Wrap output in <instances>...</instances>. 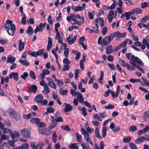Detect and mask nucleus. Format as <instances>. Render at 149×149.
<instances>
[{
  "label": "nucleus",
  "instance_id": "a878e982",
  "mask_svg": "<svg viewBox=\"0 0 149 149\" xmlns=\"http://www.w3.org/2000/svg\"><path fill=\"white\" fill-rule=\"evenodd\" d=\"M86 29L87 30H89L88 32L90 33H98L99 31V30H98V29L92 30L91 29H90L88 28H86Z\"/></svg>",
  "mask_w": 149,
  "mask_h": 149
},
{
  "label": "nucleus",
  "instance_id": "bf43d9fd",
  "mask_svg": "<svg viewBox=\"0 0 149 149\" xmlns=\"http://www.w3.org/2000/svg\"><path fill=\"white\" fill-rule=\"evenodd\" d=\"M69 51L68 48H67L65 49L64 51V54L65 56L67 58L68 57L69 54Z\"/></svg>",
  "mask_w": 149,
  "mask_h": 149
},
{
  "label": "nucleus",
  "instance_id": "5701e85b",
  "mask_svg": "<svg viewBox=\"0 0 149 149\" xmlns=\"http://www.w3.org/2000/svg\"><path fill=\"white\" fill-rule=\"evenodd\" d=\"M61 127L63 130H66L68 132H70V128L68 125H61Z\"/></svg>",
  "mask_w": 149,
  "mask_h": 149
},
{
  "label": "nucleus",
  "instance_id": "aec40b11",
  "mask_svg": "<svg viewBox=\"0 0 149 149\" xmlns=\"http://www.w3.org/2000/svg\"><path fill=\"white\" fill-rule=\"evenodd\" d=\"M27 33L28 34L29 36H30L33 34V30L31 26H29L27 30Z\"/></svg>",
  "mask_w": 149,
  "mask_h": 149
},
{
  "label": "nucleus",
  "instance_id": "a18cd8bd",
  "mask_svg": "<svg viewBox=\"0 0 149 149\" xmlns=\"http://www.w3.org/2000/svg\"><path fill=\"white\" fill-rule=\"evenodd\" d=\"M73 37V35L71 34L67 38V41L68 42V44L70 45H71L73 44L72 43L71 41L72 40V38Z\"/></svg>",
  "mask_w": 149,
  "mask_h": 149
},
{
  "label": "nucleus",
  "instance_id": "4c0bfd02",
  "mask_svg": "<svg viewBox=\"0 0 149 149\" xmlns=\"http://www.w3.org/2000/svg\"><path fill=\"white\" fill-rule=\"evenodd\" d=\"M55 81L57 82L56 84L57 85L60 87H61L64 84L63 82L60 79H56Z\"/></svg>",
  "mask_w": 149,
  "mask_h": 149
},
{
  "label": "nucleus",
  "instance_id": "393cba45",
  "mask_svg": "<svg viewBox=\"0 0 149 149\" xmlns=\"http://www.w3.org/2000/svg\"><path fill=\"white\" fill-rule=\"evenodd\" d=\"M149 6V2H144L141 3V8L143 9L146 7H148Z\"/></svg>",
  "mask_w": 149,
  "mask_h": 149
},
{
  "label": "nucleus",
  "instance_id": "72a5a7b5",
  "mask_svg": "<svg viewBox=\"0 0 149 149\" xmlns=\"http://www.w3.org/2000/svg\"><path fill=\"white\" fill-rule=\"evenodd\" d=\"M130 81L133 83H134L135 82H139L141 84L142 81L140 79L137 78H131L130 79Z\"/></svg>",
  "mask_w": 149,
  "mask_h": 149
},
{
  "label": "nucleus",
  "instance_id": "de8ad7c7",
  "mask_svg": "<svg viewBox=\"0 0 149 149\" xmlns=\"http://www.w3.org/2000/svg\"><path fill=\"white\" fill-rule=\"evenodd\" d=\"M119 93L118 92H116L115 93L114 91L111 92V94L112 95V97L113 98H114L115 97H117L119 94Z\"/></svg>",
  "mask_w": 149,
  "mask_h": 149
},
{
  "label": "nucleus",
  "instance_id": "39448f33",
  "mask_svg": "<svg viewBox=\"0 0 149 149\" xmlns=\"http://www.w3.org/2000/svg\"><path fill=\"white\" fill-rule=\"evenodd\" d=\"M28 89L29 93H35L37 91L38 88L36 85L32 84L30 86L28 87Z\"/></svg>",
  "mask_w": 149,
  "mask_h": 149
},
{
  "label": "nucleus",
  "instance_id": "c85d7f7f",
  "mask_svg": "<svg viewBox=\"0 0 149 149\" xmlns=\"http://www.w3.org/2000/svg\"><path fill=\"white\" fill-rule=\"evenodd\" d=\"M129 147L131 149H137V147L134 143H129Z\"/></svg>",
  "mask_w": 149,
  "mask_h": 149
},
{
  "label": "nucleus",
  "instance_id": "6e6d98bb",
  "mask_svg": "<svg viewBox=\"0 0 149 149\" xmlns=\"http://www.w3.org/2000/svg\"><path fill=\"white\" fill-rule=\"evenodd\" d=\"M32 117V116L31 115V114H30V113L24 115L23 116V118L26 119H30Z\"/></svg>",
  "mask_w": 149,
  "mask_h": 149
},
{
  "label": "nucleus",
  "instance_id": "f03ea898",
  "mask_svg": "<svg viewBox=\"0 0 149 149\" xmlns=\"http://www.w3.org/2000/svg\"><path fill=\"white\" fill-rule=\"evenodd\" d=\"M21 133L23 136L28 139H31V133L30 130L28 128H25L21 131Z\"/></svg>",
  "mask_w": 149,
  "mask_h": 149
},
{
  "label": "nucleus",
  "instance_id": "2f4dec72",
  "mask_svg": "<svg viewBox=\"0 0 149 149\" xmlns=\"http://www.w3.org/2000/svg\"><path fill=\"white\" fill-rule=\"evenodd\" d=\"M15 31H13V30L10 29V28H8L7 31L8 33V34L12 36L14 35L15 34Z\"/></svg>",
  "mask_w": 149,
  "mask_h": 149
},
{
  "label": "nucleus",
  "instance_id": "680f3d73",
  "mask_svg": "<svg viewBox=\"0 0 149 149\" xmlns=\"http://www.w3.org/2000/svg\"><path fill=\"white\" fill-rule=\"evenodd\" d=\"M134 9L135 13L137 14H139L141 13L142 12L141 9L139 8H135Z\"/></svg>",
  "mask_w": 149,
  "mask_h": 149
},
{
  "label": "nucleus",
  "instance_id": "0e129e2a",
  "mask_svg": "<svg viewBox=\"0 0 149 149\" xmlns=\"http://www.w3.org/2000/svg\"><path fill=\"white\" fill-rule=\"evenodd\" d=\"M48 103V101L46 99H44L42 101L40 102V104H41L42 105H46Z\"/></svg>",
  "mask_w": 149,
  "mask_h": 149
},
{
  "label": "nucleus",
  "instance_id": "ea45409f",
  "mask_svg": "<svg viewBox=\"0 0 149 149\" xmlns=\"http://www.w3.org/2000/svg\"><path fill=\"white\" fill-rule=\"evenodd\" d=\"M98 21L100 24L101 27H103L104 24V21L103 19L101 17L98 18Z\"/></svg>",
  "mask_w": 149,
  "mask_h": 149
},
{
  "label": "nucleus",
  "instance_id": "774afa93",
  "mask_svg": "<svg viewBox=\"0 0 149 149\" xmlns=\"http://www.w3.org/2000/svg\"><path fill=\"white\" fill-rule=\"evenodd\" d=\"M108 31V29L106 27H104L102 29V33L104 35L106 34Z\"/></svg>",
  "mask_w": 149,
  "mask_h": 149
},
{
  "label": "nucleus",
  "instance_id": "bb28decb",
  "mask_svg": "<svg viewBox=\"0 0 149 149\" xmlns=\"http://www.w3.org/2000/svg\"><path fill=\"white\" fill-rule=\"evenodd\" d=\"M19 148L22 149H28L29 144L28 143H24L21 146L19 147Z\"/></svg>",
  "mask_w": 149,
  "mask_h": 149
},
{
  "label": "nucleus",
  "instance_id": "f704fd0d",
  "mask_svg": "<svg viewBox=\"0 0 149 149\" xmlns=\"http://www.w3.org/2000/svg\"><path fill=\"white\" fill-rule=\"evenodd\" d=\"M67 90H64L62 88H61L59 90V92L62 95H65L67 93Z\"/></svg>",
  "mask_w": 149,
  "mask_h": 149
},
{
  "label": "nucleus",
  "instance_id": "58836bf2",
  "mask_svg": "<svg viewBox=\"0 0 149 149\" xmlns=\"http://www.w3.org/2000/svg\"><path fill=\"white\" fill-rule=\"evenodd\" d=\"M74 22L72 23V25H74L75 24H77L79 26H81L82 25V23L81 21L78 22L77 19H73Z\"/></svg>",
  "mask_w": 149,
  "mask_h": 149
},
{
  "label": "nucleus",
  "instance_id": "cd10ccee",
  "mask_svg": "<svg viewBox=\"0 0 149 149\" xmlns=\"http://www.w3.org/2000/svg\"><path fill=\"white\" fill-rule=\"evenodd\" d=\"M29 76V74L27 72L23 73V74L21 76V77L23 79L26 80Z\"/></svg>",
  "mask_w": 149,
  "mask_h": 149
},
{
  "label": "nucleus",
  "instance_id": "13d9d810",
  "mask_svg": "<svg viewBox=\"0 0 149 149\" xmlns=\"http://www.w3.org/2000/svg\"><path fill=\"white\" fill-rule=\"evenodd\" d=\"M31 146L33 149H38V146H36L35 143L33 142L31 143Z\"/></svg>",
  "mask_w": 149,
  "mask_h": 149
},
{
  "label": "nucleus",
  "instance_id": "69168bd1",
  "mask_svg": "<svg viewBox=\"0 0 149 149\" xmlns=\"http://www.w3.org/2000/svg\"><path fill=\"white\" fill-rule=\"evenodd\" d=\"M108 66L113 70H116V68L113 64H111L108 63L107 64Z\"/></svg>",
  "mask_w": 149,
  "mask_h": 149
},
{
  "label": "nucleus",
  "instance_id": "6ab92c4d",
  "mask_svg": "<svg viewBox=\"0 0 149 149\" xmlns=\"http://www.w3.org/2000/svg\"><path fill=\"white\" fill-rule=\"evenodd\" d=\"M116 33L115 32L110 34L109 36H107L108 38V40H109L111 42V40H112L115 37H117L116 34Z\"/></svg>",
  "mask_w": 149,
  "mask_h": 149
},
{
  "label": "nucleus",
  "instance_id": "a19ab883",
  "mask_svg": "<svg viewBox=\"0 0 149 149\" xmlns=\"http://www.w3.org/2000/svg\"><path fill=\"white\" fill-rule=\"evenodd\" d=\"M29 75L32 79L34 80H35L36 79V76L33 71H30Z\"/></svg>",
  "mask_w": 149,
  "mask_h": 149
},
{
  "label": "nucleus",
  "instance_id": "052dcab7",
  "mask_svg": "<svg viewBox=\"0 0 149 149\" xmlns=\"http://www.w3.org/2000/svg\"><path fill=\"white\" fill-rule=\"evenodd\" d=\"M85 39V38L84 36L81 37L79 39L78 43L80 44L84 43Z\"/></svg>",
  "mask_w": 149,
  "mask_h": 149
},
{
  "label": "nucleus",
  "instance_id": "412c9836",
  "mask_svg": "<svg viewBox=\"0 0 149 149\" xmlns=\"http://www.w3.org/2000/svg\"><path fill=\"white\" fill-rule=\"evenodd\" d=\"M132 140V138L130 136H128L127 137H125L123 138V141L124 143H130V142Z\"/></svg>",
  "mask_w": 149,
  "mask_h": 149
},
{
  "label": "nucleus",
  "instance_id": "9b49d317",
  "mask_svg": "<svg viewBox=\"0 0 149 149\" xmlns=\"http://www.w3.org/2000/svg\"><path fill=\"white\" fill-rule=\"evenodd\" d=\"M15 58L14 57L8 56L7 58V63H10L11 64H13L15 62Z\"/></svg>",
  "mask_w": 149,
  "mask_h": 149
},
{
  "label": "nucleus",
  "instance_id": "473e14b6",
  "mask_svg": "<svg viewBox=\"0 0 149 149\" xmlns=\"http://www.w3.org/2000/svg\"><path fill=\"white\" fill-rule=\"evenodd\" d=\"M148 116H149V111H145L143 115V119L145 120L146 121Z\"/></svg>",
  "mask_w": 149,
  "mask_h": 149
},
{
  "label": "nucleus",
  "instance_id": "9d476101",
  "mask_svg": "<svg viewBox=\"0 0 149 149\" xmlns=\"http://www.w3.org/2000/svg\"><path fill=\"white\" fill-rule=\"evenodd\" d=\"M116 34L117 37L119 38H125L126 35V33L125 32L123 33H120L118 31L116 32Z\"/></svg>",
  "mask_w": 149,
  "mask_h": 149
},
{
  "label": "nucleus",
  "instance_id": "4468645a",
  "mask_svg": "<svg viewBox=\"0 0 149 149\" xmlns=\"http://www.w3.org/2000/svg\"><path fill=\"white\" fill-rule=\"evenodd\" d=\"M111 42V41L108 40V38L107 36H105L102 40V44L104 45H109Z\"/></svg>",
  "mask_w": 149,
  "mask_h": 149
},
{
  "label": "nucleus",
  "instance_id": "f257e3e1",
  "mask_svg": "<svg viewBox=\"0 0 149 149\" xmlns=\"http://www.w3.org/2000/svg\"><path fill=\"white\" fill-rule=\"evenodd\" d=\"M7 113L11 117L13 118L17 121L19 120L20 119V115L18 112H16L12 109H9L7 111Z\"/></svg>",
  "mask_w": 149,
  "mask_h": 149
},
{
  "label": "nucleus",
  "instance_id": "6e6552de",
  "mask_svg": "<svg viewBox=\"0 0 149 149\" xmlns=\"http://www.w3.org/2000/svg\"><path fill=\"white\" fill-rule=\"evenodd\" d=\"M43 96L41 94L38 95L34 98V101L36 102L40 103L42 100L43 99Z\"/></svg>",
  "mask_w": 149,
  "mask_h": 149
},
{
  "label": "nucleus",
  "instance_id": "338daca9",
  "mask_svg": "<svg viewBox=\"0 0 149 149\" xmlns=\"http://www.w3.org/2000/svg\"><path fill=\"white\" fill-rule=\"evenodd\" d=\"M64 68L63 70V71H65L68 70L70 68V65L68 64L64 65Z\"/></svg>",
  "mask_w": 149,
  "mask_h": 149
},
{
  "label": "nucleus",
  "instance_id": "864d4df0",
  "mask_svg": "<svg viewBox=\"0 0 149 149\" xmlns=\"http://www.w3.org/2000/svg\"><path fill=\"white\" fill-rule=\"evenodd\" d=\"M127 43V42L126 40H125L123 42L120 43L119 45L121 47H122L123 48H124L126 47Z\"/></svg>",
  "mask_w": 149,
  "mask_h": 149
},
{
  "label": "nucleus",
  "instance_id": "f3484780",
  "mask_svg": "<svg viewBox=\"0 0 149 149\" xmlns=\"http://www.w3.org/2000/svg\"><path fill=\"white\" fill-rule=\"evenodd\" d=\"M112 46L111 45H110L106 49V53L107 54H110L111 53L112 50Z\"/></svg>",
  "mask_w": 149,
  "mask_h": 149
},
{
  "label": "nucleus",
  "instance_id": "603ef678",
  "mask_svg": "<svg viewBox=\"0 0 149 149\" xmlns=\"http://www.w3.org/2000/svg\"><path fill=\"white\" fill-rule=\"evenodd\" d=\"M115 107L113 105L111 104H109L108 106H106L104 107V108L107 109H113Z\"/></svg>",
  "mask_w": 149,
  "mask_h": 149
},
{
  "label": "nucleus",
  "instance_id": "c03bdc74",
  "mask_svg": "<svg viewBox=\"0 0 149 149\" xmlns=\"http://www.w3.org/2000/svg\"><path fill=\"white\" fill-rule=\"evenodd\" d=\"M46 110L48 112H49V113H52L54 111V109L51 107H47L46 109Z\"/></svg>",
  "mask_w": 149,
  "mask_h": 149
},
{
  "label": "nucleus",
  "instance_id": "3c124183",
  "mask_svg": "<svg viewBox=\"0 0 149 149\" xmlns=\"http://www.w3.org/2000/svg\"><path fill=\"white\" fill-rule=\"evenodd\" d=\"M94 12L93 11H92L91 12L89 11L88 12V16L91 19H93L94 18V15H93V13H94Z\"/></svg>",
  "mask_w": 149,
  "mask_h": 149
},
{
  "label": "nucleus",
  "instance_id": "ddd939ff",
  "mask_svg": "<svg viewBox=\"0 0 149 149\" xmlns=\"http://www.w3.org/2000/svg\"><path fill=\"white\" fill-rule=\"evenodd\" d=\"M144 137H139L136 139L135 142V143L137 144L141 143L144 141Z\"/></svg>",
  "mask_w": 149,
  "mask_h": 149
},
{
  "label": "nucleus",
  "instance_id": "a211bd4d",
  "mask_svg": "<svg viewBox=\"0 0 149 149\" xmlns=\"http://www.w3.org/2000/svg\"><path fill=\"white\" fill-rule=\"evenodd\" d=\"M12 139H15V138H18L19 136V132L16 131L13 132V133L11 135Z\"/></svg>",
  "mask_w": 149,
  "mask_h": 149
},
{
  "label": "nucleus",
  "instance_id": "e433bc0d",
  "mask_svg": "<svg viewBox=\"0 0 149 149\" xmlns=\"http://www.w3.org/2000/svg\"><path fill=\"white\" fill-rule=\"evenodd\" d=\"M137 130V127L136 126H130L129 128V130L130 132H134Z\"/></svg>",
  "mask_w": 149,
  "mask_h": 149
},
{
  "label": "nucleus",
  "instance_id": "c9c22d12",
  "mask_svg": "<svg viewBox=\"0 0 149 149\" xmlns=\"http://www.w3.org/2000/svg\"><path fill=\"white\" fill-rule=\"evenodd\" d=\"M57 136L56 132L54 131L53 132L52 136V141L54 143L56 142Z\"/></svg>",
  "mask_w": 149,
  "mask_h": 149
},
{
  "label": "nucleus",
  "instance_id": "1a4fd4ad",
  "mask_svg": "<svg viewBox=\"0 0 149 149\" xmlns=\"http://www.w3.org/2000/svg\"><path fill=\"white\" fill-rule=\"evenodd\" d=\"M18 50L19 51H21L24 49L25 44L24 42H22V40L20 39L18 41Z\"/></svg>",
  "mask_w": 149,
  "mask_h": 149
},
{
  "label": "nucleus",
  "instance_id": "4be33fe9",
  "mask_svg": "<svg viewBox=\"0 0 149 149\" xmlns=\"http://www.w3.org/2000/svg\"><path fill=\"white\" fill-rule=\"evenodd\" d=\"M19 61L22 64L25 66H28L29 64V62L26 60L20 59Z\"/></svg>",
  "mask_w": 149,
  "mask_h": 149
},
{
  "label": "nucleus",
  "instance_id": "e2e57ef3",
  "mask_svg": "<svg viewBox=\"0 0 149 149\" xmlns=\"http://www.w3.org/2000/svg\"><path fill=\"white\" fill-rule=\"evenodd\" d=\"M141 79H142L144 83L147 86L149 87V81L147 80L145 77H141Z\"/></svg>",
  "mask_w": 149,
  "mask_h": 149
},
{
  "label": "nucleus",
  "instance_id": "423d86ee",
  "mask_svg": "<svg viewBox=\"0 0 149 149\" xmlns=\"http://www.w3.org/2000/svg\"><path fill=\"white\" fill-rule=\"evenodd\" d=\"M19 74L17 72H12L10 73L9 75V78L10 79L13 78L14 79L17 81L18 79Z\"/></svg>",
  "mask_w": 149,
  "mask_h": 149
},
{
  "label": "nucleus",
  "instance_id": "7c9ffc66",
  "mask_svg": "<svg viewBox=\"0 0 149 149\" xmlns=\"http://www.w3.org/2000/svg\"><path fill=\"white\" fill-rule=\"evenodd\" d=\"M95 136L98 139H101V136L100 134L98 127H97L95 130Z\"/></svg>",
  "mask_w": 149,
  "mask_h": 149
},
{
  "label": "nucleus",
  "instance_id": "8fccbe9b",
  "mask_svg": "<svg viewBox=\"0 0 149 149\" xmlns=\"http://www.w3.org/2000/svg\"><path fill=\"white\" fill-rule=\"evenodd\" d=\"M75 72L74 74L75 77L76 79H77L79 75V73L81 72L80 70L79 69H76L75 70Z\"/></svg>",
  "mask_w": 149,
  "mask_h": 149
},
{
  "label": "nucleus",
  "instance_id": "09e8293b",
  "mask_svg": "<svg viewBox=\"0 0 149 149\" xmlns=\"http://www.w3.org/2000/svg\"><path fill=\"white\" fill-rule=\"evenodd\" d=\"M86 61L81 60L80 61V68L82 70H83L84 69V63Z\"/></svg>",
  "mask_w": 149,
  "mask_h": 149
},
{
  "label": "nucleus",
  "instance_id": "dca6fc26",
  "mask_svg": "<svg viewBox=\"0 0 149 149\" xmlns=\"http://www.w3.org/2000/svg\"><path fill=\"white\" fill-rule=\"evenodd\" d=\"M77 143H71L69 145L68 147L70 149H78Z\"/></svg>",
  "mask_w": 149,
  "mask_h": 149
},
{
  "label": "nucleus",
  "instance_id": "c756f323",
  "mask_svg": "<svg viewBox=\"0 0 149 149\" xmlns=\"http://www.w3.org/2000/svg\"><path fill=\"white\" fill-rule=\"evenodd\" d=\"M45 51L44 49H39L36 52V54L38 56L41 55L44 53Z\"/></svg>",
  "mask_w": 149,
  "mask_h": 149
},
{
  "label": "nucleus",
  "instance_id": "20e7f679",
  "mask_svg": "<svg viewBox=\"0 0 149 149\" xmlns=\"http://www.w3.org/2000/svg\"><path fill=\"white\" fill-rule=\"evenodd\" d=\"M131 60L132 62H136L142 66L144 65V64L141 60L138 57L135 56L133 55L132 56Z\"/></svg>",
  "mask_w": 149,
  "mask_h": 149
},
{
  "label": "nucleus",
  "instance_id": "7ed1b4c3",
  "mask_svg": "<svg viewBox=\"0 0 149 149\" xmlns=\"http://www.w3.org/2000/svg\"><path fill=\"white\" fill-rule=\"evenodd\" d=\"M81 131L82 134L84 135V138L86 141H89L91 140V138L89 137L90 134L89 133L85 130L83 127L81 128Z\"/></svg>",
  "mask_w": 149,
  "mask_h": 149
},
{
  "label": "nucleus",
  "instance_id": "37998d69",
  "mask_svg": "<svg viewBox=\"0 0 149 149\" xmlns=\"http://www.w3.org/2000/svg\"><path fill=\"white\" fill-rule=\"evenodd\" d=\"M107 131V128L106 127H105L103 128L102 130V137H105L106 136Z\"/></svg>",
  "mask_w": 149,
  "mask_h": 149
},
{
  "label": "nucleus",
  "instance_id": "5fc2aeb1",
  "mask_svg": "<svg viewBox=\"0 0 149 149\" xmlns=\"http://www.w3.org/2000/svg\"><path fill=\"white\" fill-rule=\"evenodd\" d=\"M24 16L22 17L21 19V22L22 24L24 25L26 23V17L25 15L23 14Z\"/></svg>",
  "mask_w": 149,
  "mask_h": 149
},
{
  "label": "nucleus",
  "instance_id": "2eb2a0df",
  "mask_svg": "<svg viewBox=\"0 0 149 149\" xmlns=\"http://www.w3.org/2000/svg\"><path fill=\"white\" fill-rule=\"evenodd\" d=\"M41 119L38 118H32L30 120V122L33 124L36 123L37 125V124L41 121Z\"/></svg>",
  "mask_w": 149,
  "mask_h": 149
},
{
  "label": "nucleus",
  "instance_id": "49530a36",
  "mask_svg": "<svg viewBox=\"0 0 149 149\" xmlns=\"http://www.w3.org/2000/svg\"><path fill=\"white\" fill-rule=\"evenodd\" d=\"M63 62L64 64L69 65L71 64V61L68 58H65L63 60Z\"/></svg>",
  "mask_w": 149,
  "mask_h": 149
},
{
  "label": "nucleus",
  "instance_id": "f8f14e48",
  "mask_svg": "<svg viewBox=\"0 0 149 149\" xmlns=\"http://www.w3.org/2000/svg\"><path fill=\"white\" fill-rule=\"evenodd\" d=\"M52 39L51 37L48 38V43L47 46V51H49L50 49L51 48L52 46Z\"/></svg>",
  "mask_w": 149,
  "mask_h": 149
},
{
  "label": "nucleus",
  "instance_id": "4d7b16f0",
  "mask_svg": "<svg viewBox=\"0 0 149 149\" xmlns=\"http://www.w3.org/2000/svg\"><path fill=\"white\" fill-rule=\"evenodd\" d=\"M38 131L39 133L43 135L45 133V130L44 129L42 128H39L38 129Z\"/></svg>",
  "mask_w": 149,
  "mask_h": 149
},
{
  "label": "nucleus",
  "instance_id": "0eeeda50",
  "mask_svg": "<svg viewBox=\"0 0 149 149\" xmlns=\"http://www.w3.org/2000/svg\"><path fill=\"white\" fill-rule=\"evenodd\" d=\"M65 104V107L64 109V111L66 113L68 112L71 111L73 108V106L70 105L69 104H67L64 103Z\"/></svg>",
  "mask_w": 149,
  "mask_h": 149
},
{
  "label": "nucleus",
  "instance_id": "79ce46f5",
  "mask_svg": "<svg viewBox=\"0 0 149 149\" xmlns=\"http://www.w3.org/2000/svg\"><path fill=\"white\" fill-rule=\"evenodd\" d=\"M37 125L39 127V128H41L42 127H45L46 125V124L44 122H39Z\"/></svg>",
  "mask_w": 149,
  "mask_h": 149
},
{
  "label": "nucleus",
  "instance_id": "b1692460",
  "mask_svg": "<svg viewBox=\"0 0 149 149\" xmlns=\"http://www.w3.org/2000/svg\"><path fill=\"white\" fill-rule=\"evenodd\" d=\"M76 136L77 138V140L78 142H81L82 136L78 132H77L76 134Z\"/></svg>",
  "mask_w": 149,
  "mask_h": 149
}]
</instances>
